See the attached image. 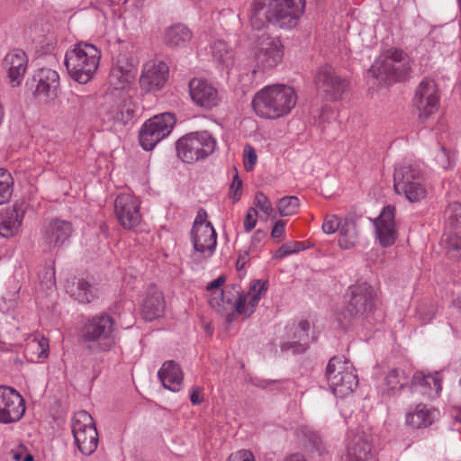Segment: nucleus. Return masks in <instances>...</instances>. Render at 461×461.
Returning a JSON list of instances; mask_svg holds the SVG:
<instances>
[{
  "label": "nucleus",
  "instance_id": "f257e3e1",
  "mask_svg": "<svg viewBox=\"0 0 461 461\" xmlns=\"http://www.w3.org/2000/svg\"><path fill=\"white\" fill-rule=\"evenodd\" d=\"M117 326L113 317L100 314L87 320L81 330V339L93 354L107 352L116 344Z\"/></svg>",
  "mask_w": 461,
  "mask_h": 461
},
{
  "label": "nucleus",
  "instance_id": "f03ea898",
  "mask_svg": "<svg viewBox=\"0 0 461 461\" xmlns=\"http://www.w3.org/2000/svg\"><path fill=\"white\" fill-rule=\"evenodd\" d=\"M101 58L100 50L90 43L79 42L67 51L65 66L70 77L80 84H86L96 71Z\"/></svg>",
  "mask_w": 461,
  "mask_h": 461
},
{
  "label": "nucleus",
  "instance_id": "7ed1b4c3",
  "mask_svg": "<svg viewBox=\"0 0 461 461\" xmlns=\"http://www.w3.org/2000/svg\"><path fill=\"white\" fill-rule=\"evenodd\" d=\"M297 102L294 87L275 84L261 89V117L278 119L293 110Z\"/></svg>",
  "mask_w": 461,
  "mask_h": 461
},
{
  "label": "nucleus",
  "instance_id": "20e7f679",
  "mask_svg": "<svg viewBox=\"0 0 461 461\" xmlns=\"http://www.w3.org/2000/svg\"><path fill=\"white\" fill-rule=\"evenodd\" d=\"M259 279H255L251 282L249 291L246 294L238 293V298L235 303L232 302L229 296L230 291L221 290L219 294H212L210 299V304L218 312L224 311V305L227 304L231 310L225 316V321L230 323L235 319V313L233 310L240 315L249 317L257 309L258 303L259 301Z\"/></svg>",
  "mask_w": 461,
  "mask_h": 461
},
{
  "label": "nucleus",
  "instance_id": "39448f33",
  "mask_svg": "<svg viewBox=\"0 0 461 461\" xmlns=\"http://www.w3.org/2000/svg\"><path fill=\"white\" fill-rule=\"evenodd\" d=\"M411 69L408 55L398 49L384 52L372 65L369 73L384 84L404 77Z\"/></svg>",
  "mask_w": 461,
  "mask_h": 461
},
{
  "label": "nucleus",
  "instance_id": "423d86ee",
  "mask_svg": "<svg viewBox=\"0 0 461 461\" xmlns=\"http://www.w3.org/2000/svg\"><path fill=\"white\" fill-rule=\"evenodd\" d=\"M329 386L337 397H346L358 385V378L352 363L344 357H333L326 367Z\"/></svg>",
  "mask_w": 461,
  "mask_h": 461
},
{
  "label": "nucleus",
  "instance_id": "0eeeda50",
  "mask_svg": "<svg viewBox=\"0 0 461 461\" xmlns=\"http://www.w3.org/2000/svg\"><path fill=\"white\" fill-rule=\"evenodd\" d=\"M393 187L398 194H403L411 203L420 202L427 196L420 170L414 166L402 165L395 168Z\"/></svg>",
  "mask_w": 461,
  "mask_h": 461
},
{
  "label": "nucleus",
  "instance_id": "6e6552de",
  "mask_svg": "<svg viewBox=\"0 0 461 461\" xmlns=\"http://www.w3.org/2000/svg\"><path fill=\"white\" fill-rule=\"evenodd\" d=\"M215 140L207 131L193 132L179 139L176 143L178 158L185 163H193L212 153Z\"/></svg>",
  "mask_w": 461,
  "mask_h": 461
},
{
  "label": "nucleus",
  "instance_id": "1a4fd4ad",
  "mask_svg": "<svg viewBox=\"0 0 461 461\" xmlns=\"http://www.w3.org/2000/svg\"><path fill=\"white\" fill-rule=\"evenodd\" d=\"M304 9L305 0H271L266 18L275 26L289 30L297 25Z\"/></svg>",
  "mask_w": 461,
  "mask_h": 461
},
{
  "label": "nucleus",
  "instance_id": "9d476101",
  "mask_svg": "<svg viewBox=\"0 0 461 461\" xmlns=\"http://www.w3.org/2000/svg\"><path fill=\"white\" fill-rule=\"evenodd\" d=\"M348 296V304L342 314L345 319H348V323L351 322L352 319L365 317L375 308L376 293L375 289L366 282L349 286Z\"/></svg>",
  "mask_w": 461,
  "mask_h": 461
},
{
  "label": "nucleus",
  "instance_id": "9b49d317",
  "mask_svg": "<svg viewBox=\"0 0 461 461\" xmlns=\"http://www.w3.org/2000/svg\"><path fill=\"white\" fill-rule=\"evenodd\" d=\"M72 433L79 451L90 456L97 448L98 433L92 416L81 411L76 413L72 421Z\"/></svg>",
  "mask_w": 461,
  "mask_h": 461
},
{
  "label": "nucleus",
  "instance_id": "f8f14e48",
  "mask_svg": "<svg viewBox=\"0 0 461 461\" xmlns=\"http://www.w3.org/2000/svg\"><path fill=\"white\" fill-rule=\"evenodd\" d=\"M176 123L172 113L155 115L141 127L139 134L140 143L145 150H151L157 143L168 136Z\"/></svg>",
  "mask_w": 461,
  "mask_h": 461
},
{
  "label": "nucleus",
  "instance_id": "ddd939ff",
  "mask_svg": "<svg viewBox=\"0 0 461 461\" xmlns=\"http://www.w3.org/2000/svg\"><path fill=\"white\" fill-rule=\"evenodd\" d=\"M25 412L22 395L10 386H0V422L8 424L18 421Z\"/></svg>",
  "mask_w": 461,
  "mask_h": 461
},
{
  "label": "nucleus",
  "instance_id": "4468645a",
  "mask_svg": "<svg viewBox=\"0 0 461 461\" xmlns=\"http://www.w3.org/2000/svg\"><path fill=\"white\" fill-rule=\"evenodd\" d=\"M413 104L420 119H427L438 111L439 95L435 81L425 79L420 83L415 91Z\"/></svg>",
  "mask_w": 461,
  "mask_h": 461
},
{
  "label": "nucleus",
  "instance_id": "2eb2a0df",
  "mask_svg": "<svg viewBox=\"0 0 461 461\" xmlns=\"http://www.w3.org/2000/svg\"><path fill=\"white\" fill-rule=\"evenodd\" d=\"M196 217L192 229V241L195 251L208 258L212 255L217 244V234L210 221Z\"/></svg>",
  "mask_w": 461,
  "mask_h": 461
},
{
  "label": "nucleus",
  "instance_id": "dca6fc26",
  "mask_svg": "<svg viewBox=\"0 0 461 461\" xmlns=\"http://www.w3.org/2000/svg\"><path fill=\"white\" fill-rule=\"evenodd\" d=\"M114 212L118 221L124 229H133L140 222V203L130 194H121L116 197Z\"/></svg>",
  "mask_w": 461,
  "mask_h": 461
},
{
  "label": "nucleus",
  "instance_id": "f3484780",
  "mask_svg": "<svg viewBox=\"0 0 461 461\" xmlns=\"http://www.w3.org/2000/svg\"><path fill=\"white\" fill-rule=\"evenodd\" d=\"M395 207L387 205L384 207L379 216L375 220L376 238L383 247L392 246L397 238L394 221Z\"/></svg>",
  "mask_w": 461,
  "mask_h": 461
},
{
  "label": "nucleus",
  "instance_id": "a211bd4d",
  "mask_svg": "<svg viewBox=\"0 0 461 461\" xmlns=\"http://www.w3.org/2000/svg\"><path fill=\"white\" fill-rule=\"evenodd\" d=\"M345 461H375L370 438L366 433L357 432L348 435Z\"/></svg>",
  "mask_w": 461,
  "mask_h": 461
},
{
  "label": "nucleus",
  "instance_id": "6ab92c4d",
  "mask_svg": "<svg viewBox=\"0 0 461 461\" xmlns=\"http://www.w3.org/2000/svg\"><path fill=\"white\" fill-rule=\"evenodd\" d=\"M189 93L193 102L204 109H212L220 102L217 89L203 79H192L189 82Z\"/></svg>",
  "mask_w": 461,
  "mask_h": 461
},
{
  "label": "nucleus",
  "instance_id": "aec40b11",
  "mask_svg": "<svg viewBox=\"0 0 461 461\" xmlns=\"http://www.w3.org/2000/svg\"><path fill=\"white\" fill-rule=\"evenodd\" d=\"M315 85L318 90L334 100L340 97L347 86L330 66L320 68L315 77Z\"/></svg>",
  "mask_w": 461,
  "mask_h": 461
},
{
  "label": "nucleus",
  "instance_id": "412c9836",
  "mask_svg": "<svg viewBox=\"0 0 461 461\" xmlns=\"http://www.w3.org/2000/svg\"><path fill=\"white\" fill-rule=\"evenodd\" d=\"M168 68L166 63L149 61L145 64L140 78L141 88L149 92L160 89L166 83Z\"/></svg>",
  "mask_w": 461,
  "mask_h": 461
},
{
  "label": "nucleus",
  "instance_id": "4be33fe9",
  "mask_svg": "<svg viewBox=\"0 0 461 461\" xmlns=\"http://www.w3.org/2000/svg\"><path fill=\"white\" fill-rule=\"evenodd\" d=\"M285 47L279 37L264 35L261 38V70L272 69L283 60Z\"/></svg>",
  "mask_w": 461,
  "mask_h": 461
},
{
  "label": "nucleus",
  "instance_id": "5701e85b",
  "mask_svg": "<svg viewBox=\"0 0 461 461\" xmlns=\"http://www.w3.org/2000/svg\"><path fill=\"white\" fill-rule=\"evenodd\" d=\"M37 86L34 94L44 98L45 101L53 100L57 97V91L59 86V76L57 71L49 68H40L34 75Z\"/></svg>",
  "mask_w": 461,
  "mask_h": 461
},
{
  "label": "nucleus",
  "instance_id": "b1692460",
  "mask_svg": "<svg viewBox=\"0 0 461 461\" xmlns=\"http://www.w3.org/2000/svg\"><path fill=\"white\" fill-rule=\"evenodd\" d=\"M25 209L23 203H15L0 213V235L4 238L14 236L20 230Z\"/></svg>",
  "mask_w": 461,
  "mask_h": 461
},
{
  "label": "nucleus",
  "instance_id": "393cba45",
  "mask_svg": "<svg viewBox=\"0 0 461 461\" xmlns=\"http://www.w3.org/2000/svg\"><path fill=\"white\" fill-rule=\"evenodd\" d=\"M165 308L163 294L156 287H150L142 303L141 314L143 319L148 321L158 319L163 315Z\"/></svg>",
  "mask_w": 461,
  "mask_h": 461
},
{
  "label": "nucleus",
  "instance_id": "a878e982",
  "mask_svg": "<svg viewBox=\"0 0 461 461\" xmlns=\"http://www.w3.org/2000/svg\"><path fill=\"white\" fill-rule=\"evenodd\" d=\"M158 376L166 389L177 392L183 381V372L174 360L166 361L158 372Z\"/></svg>",
  "mask_w": 461,
  "mask_h": 461
},
{
  "label": "nucleus",
  "instance_id": "bb28decb",
  "mask_svg": "<svg viewBox=\"0 0 461 461\" xmlns=\"http://www.w3.org/2000/svg\"><path fill=\"white\" fill-rule=\"evenodd\" d=\"M310 327V323L307 321H302L296 326L294 325L290 328L294 334L293 340L283 343L281 350L283 352L292 351L294 354L304 352L307 348Z\"/></svg>",
  "mask_w": 461,
  "mask_h": 461
},
{
  "label": "nucleus",
  "instance_id": "cd10ccee",
  "mask_svg": "<svg viewBox=\"0 0 461 461\" xmlns=\"http://www.w3.org/2000/svg\"><path fill=\"white\" fill-rule=\"evenodd\" d=\"M441 377L438 373L425 375L423 372H416L411 380L413 387H420V393L429 397H436L442 390Z\"/></svg>",
  "mask_w": 461,
  "mask_h": 461
},
{
  "label": "nucleus",
  "instance_id": "c85d7f7f",
  "mask_svg": "<svg viewBox=\"0 0 461 461\" xmlns=\"http://www.w3.org/2000/svg\"><path fill=\"white\" fill-rule=\"evenodd\" d=\"M72 233V225L69 221L59 219L52 220L46 231L45 238L50 245L60 246Z\"/></svg>",
  "mask_w": 461,
  "mask_h": 461
},
{
  "label": "nucleus",
  "instance_id": "c756f323",
  "mask_svg": "<svg viewBox=\"0 0 461 461\" xmlns=\"http://www.w3.org/2000/svg\"><path fill=\"white\" fill-rule=\"evenodd\" d=\"M438 416V411L436 409L419 404L413 411L406 414L405 421L414 429H420L431 425Z\"/></svg>",
  "mask_w": 461,
  "mask_h": 461
},
{
  "label": "nucleus",
  "instance_id": "7c9ffc66",
  "mask_svg": "<svg viewBox=\"0 0 461 461\" xmlns=\"http://www.w3.org/2000/svg\"><path fill=\"white\" fill-rule=\"evenodd\" d=\"M5 65L8 68V76L14 86L20 84L27 68V58L24 52L16 51L9 53L5 59Z\"/></svg>",
  "mask_w": 461,
  "mask_h": 461
},
{
  "label": "nucleus",
  "instance_id": "2f4dec72",
  "mask_svg": "<svg viewBox=\"0 0 461 461\" xmlns=\"http://www.w3.org/2000/svg\"><path fill=\"white\" fill-rule=\"evenodd\" d=\"M191 38V31L185 25L176 23L166 30L163 40L167 46L176 48L185 45Z\"/></svg>",
  "mask_w": 461,
  "mask_h": 461
},
{
  "label": "nucleus",
  "instance_id": "473e14b6",
  "mask_svg": "<svg viewBox=\"0 0 461 461\" xmlns=\"http://www.w3.org/2000/svg\"><path fill=\"white\" fill-rule=\"evenodd\" d=\"M49 354V340L44 337H35L24 348V356L31 362H38Z\"/></svg>",
  "mask_w": 461,
  "mask_h": 461
},
{
  "label": "nucleus",
  "instance_id": "72a5a7b5",
  "mask_svg": "<svg viewBox=\"0 0 461 461\" xmlns=\"http://www.w3.org/2000/svg\"><path fill=\"white\" fill-rule=\"evenodd\" d=\"M68 293L79 303H90L94 297V288L91 284L84 279H77L68 286Z\"/></svg>",
  "mask_w": 461,
  "mask_h": 461
},
{
  "label": "nucleus",
  "instance_id": "f704fd0d",
  "mask_svg": "<svg viewBox=\"0 0 461 461\" xmlns=\"http://www.w3.org/2000/svg\"><path fill=\"white\" fill-rule=\"evenodd\" d=\"M339 232L338 243L342 249H350L356 246L357 243V230L354 221L344 219V224Z\"/></svg>",
  "mask_w": 461,
  "mask_h": 461
},
{
  "label": "nucleus",
  "instance_id": "c9c22d12",
  "mask_svg": "<svg viewBox=\"0 0 461 461\" xmlns=\"http://www.w3.org/2000/svg\"><path fill=\"white\" fill-rule=\"evenodd\" d=\"M408 384V376L405 372L399 368H393L388 371L384 377V392L389 393L402 389Z\"/></svg>",
  "mask_w": 461,
  "mask_h": 461
},
{
  "label": "nucleus",
  "instance_id": "e433bc0d",
  "mask_svg": "<svg viewBox=\"0 0 461 461\" xmlns=\"http://www.w3.org/2000/svg\"><path fill=\"white\" fill-rule=\"evenodd\" d=\"M441 243L450 258H461V237L456 234H444L441 239Z\"/></svg>",
  "mask_w": 461,
  "mask_h": 461
},
{
  "label": "nucleus",
  "instance_id": "4c0bfd02",
  "mask_svg": "<svg viewBox=\"0 0 461 461\" xmlns=\"http://www.w3.org/2000/svg\"><path fill=\"white\" fill-rule=\"evenodd\" d=\"M14 192V179L11 174L0 168V205L8 202Z\"/></svg>",
  "mask_w": 461,
  "mask_h": 461
},
{
  "label": "nucleus",
  "instance_id": "58836bf2",
  "mask_svg": "<svg viewBox=\"0 0 461 461\" xmlns=\"http://www.w3.org/2000/svg\"><path fill=\"white\" fill-rule=\"evenodd\" d=\"M278 213L282 217L296 214L300 209V201L296 196H285L277 203Z\"/></svg>",
  "mask_w": 461,
  "mask_h": 461
},
{
  "label": "nucleus",
  "instance_id": "ea45409f",
  "mask_svg": "<svg viewBox=\"0 0 461 461\" xmlns=\"http://www.w3.org/2000/svg\"><path fill=\"white\" fill-rule=\"evenodd\" d=\"M446 223L455 230H461V203L454 202L445 211Z\"/></svg>",
  "mask_w": 461,
  "mask_h": 461
},
{
  "label": "nucleus",
  "instance_id": "a19ab883",
  "mask_svg": "<svg viewBox=\"0 0 461 461\" xmlns=\"http://www.w3.org/2000/svg\"><path fill=\"white\" fill-rule=\"evenodd\" d=\"M134 77V74H126V72L122 70L112 68L109 75V83L115 89H122L128 83L132 81Z\"/></svg>",
  "mask_w": 461,
  "mask_h": 461
},
{
  "label": "nucleus",
  "instance_id": "79ce46f5",
  "mask_svg": "<svg viewBox=\"0 0 461 461\" xmlns=\"http://www.w3.org/2000/svg\"><path fill=\"white\" fill-rule=\"evenodd\" d=\"M133 114L134 110L132 108L131 103L122 101L118 104L113 118L116 122L126 124L132 119Z\"/></svg>",
  "mask_w": 461,
  "mask_h": 461
},
{
  "label": "nucleus",
  "instance_id": "37998d69",
  "mask_svg": "<svg viewBox=\"0 0 461 461\" xmlns=\"http://www.w3.org/2000/svg\"><path fill=\"white\" fill-rule=\"evenodd\" d=\"M213 57L221 63L229 65L231 63L232 54L228 50L223 41H217L212 46Z\"/></svg>",
  "mask_w": 461,
  "mask_h": 461
},
{
  "label": "nucleus",
  "instance_id": "c03bdc74",
  "mask_svg": "<svg viewBox=\"0 0 461 461\" xmlns=\"http://www.w3.org/2000/svg\"><path fill=\"white\" fill-rule=\"evenodd\" d=\"M258 197H259V192H257L255 194V202H254L255 207H250L246 213L243 224H244V229L247 232H249L250 230H252L255 228V226L257 225L258 218V212L257 210V207H259Z\"/></svg>",
  "mask_w": 461,
  "mask_h": 461
},
{
  "label": "nucleus",
  "instance_id": "a18cd8bd",
  "mask_svg": "<svg viewBox=\"0 0 461 461\" xmlns=\"http://www.w3.org/2000/svg\"><path fill=\"white\" fill-rule=\"evenodd\" d=\"M344 224V219L339 218L335 214L327 215L322 223V230L326 234H333L339 231L341 226Z\"/></svg>",
  "mask_w": 461,
  "mask_h": 461
},
{
  "label": "nucleus",
  "instance_id": "49530a36",
  "mask_svg": "<svg viewBox=\"0 0 461 461\" xmlns=\"http://www.w3.org/2000/svg\"><path fill=\"white\" fill-rule=\"evenodd\" d=\"M114 68H118L129 74L135 75V65L132 58L129 53H121L117 57L115 64L113 66Z\"/></svg>",
  "mask_w": 461,
  "mask_h": 461
},
{
  "label": "nucleus",
  "instance_id": "de8ad7c7",
  "mask_svg": "<svg viewBox=\"0 0 461 461\" xmlns=\"http://www.w3.org/2000/svg\"><path fill=\"white\" fill-rule=\"evenodd\" d=\"M455 153L445 148H441L436 154L435 159L443 169H449L455 163Z\"/></svg>",
  "mask_w": 461,
  "mask_h": 461
},
{
  "label": "nucleus",
  "instance_id": "09e8293b",
  "mask_svg": "<svg viewBox=\"0 0 461 461\" xmlns=\"http://www.w3.org/2000/svg\"><path fill=\"white\" fill-rule=\"evenodd\" d=\"M234 176L232 183L230 186L229 196L233 199L234 202H237L240 199L241 192H242V181L240 179L238 175V170L236 167H233Z\"/></svg>",
  "mask_w": 461,
  "mask_h": 461
},
{
  "label": "nucleus",
  "instance_id": "8fccbe9b",
  "mask_svg": "<svg viewBox=\"0 0 461 461\" xmlns=\"http://www.w3.org/2000/svg\"><path fill=\"white\" fill-rule=\"evenodd\" d=\"M258 161V155L255 149L249 144L245 146L244 149V167L247 171L254 168Z\"/></svg>",
  "mask_w": 461,
  "mask_h": 461
},
{
  "label": "nucleus",
  "instance_id": "3c124183",
  "mask_svg": "<svg viewBox=\"0 0 461 461\" xmlns=\"http://www.w3.org/2000/svg\"><path fill=\"white\" fill-rule=\"evenodd\" d=\"M285 221L283 220H278L275 222L272 230H271V238L274 240L281 241L285 239Z\"/></svg>",
  "mask_w": 461,
  "mask_h": 461
},
{
  "label": "nucleus",
  "instance_id": "603ef678",
  "mask_svg": "<svg viewBox=\"0 0 461 461\" xmlns=\"http://www.w3.org/2000/svg\"><path fill=\"white\" fill-rule=\"evenodd\" d=\"M227 461H256V459L251 451L241 449L231 453Z\"/></svg>",
  "mask_w": 461,
  "mask_h": 461
},
{
  "label": "nucleus",
  "instance_id": "864d4df0",
  "mask_svg": "<svg viewBox=\"0 0 461 461\" xmlns=\"http://www.w3.org/2000/svg\"><path fill=\"white\" fill-rule=\"evenodd\" d=\"M259 11V3L257 0H254L249 15V23L252 27V30L255 32L259 31V17L258 13Z\"/></svg>",
  "mask_w": 461,
  "mask_h": 461
},
{
  "label": "nucleus",
  "instance_id": "5fc2aeb1",
  "mask_svg": "<svg viewBox=\"0 0 461 461\" xmlns=\"http://www.w3.org/2000/svg\"><path fill=\"white\" fill-rule=\"evenodd\" d=\"M416 315L422 323H426L433 319L434 312L431 309H428L426 305H420L416 311Z\"/></svg>",
  "mask_w": 461,
  "mask_h": 461
},
{
  "label": "nucleus",
  "instance_id": "6e6d98bb",
  "mask_svg": "<svg viewBox=\"0 0 461 461\" xmlns=\"http://www.w3.org/2000/svg\"><path fill=\"white\" fill-rule=\"evenodd\" d=\"M261 212L266 216L276 218V213L273 208L270 201L261 194Z\"/></svg>",
  "mask_w": 461,
  "mask_h": 461
},
{
  "label": "nucleus",
  "instance_id": "4d7b16f0",
  "mask_svg": "<svg viewBox=\"0 0 461 461\" xmlns=\"http://www.w3.org/2000/svg\"><path fill=\"white\" fill-rule=\"evenodd\" d=\"M286 249L288 250V253L290 255L298 253L300 251H303L306 249L303 242L301 241H289L285 243Z\"/></svg>",
  "mask_w": 461,
  "mask_h": 461
},
{
  "label": "nucleus",
  "instance_id": "13d9d810",
  "mask_svg": "<svg viewBox=\"0 0 461 461\" xmlns=\"http://www.w3.org/2000/svg\"><path fill=\"white\" fill-rule=\"evenodd\" d=\"M190 401L193 404L197 405L203 402V397L200 387H194L190 394Z\"/></svg>",
  "mask_w": 461,
  "mask_h": 461
},
{
  "label": "nucleus",
  "instance_id": "bf43d9fd",
  "mask_svg": "<svg viewBox=\"0 0 461 461\" xmlns=\"http://www.w3.org/2000/svg\"><path fill=\"white\" fill-rule=\"evenodd\" d=\"M249 260H250V257H249V251H245L243 254H240V256H239V258L237 259V263H236L237 269L239 271L243 269L244 267L246 266V264Z\"/></svg>",
  "mask_w": 461,
  "mask_h": 461
},
{
  "label": "nucleus",
  "instance_id": "052dcab7",
  "mask_svg": "<svg viewBox=\"0 0 461 461\" xmlns=\"http://www.w3.org/2000/svg\"><path fill=\"white\" fill-rule=\"evenodd\" d=\"M225 282L224 276H220L215 280L208 284L207 290L218 289L220 288Z\"/></svg>",
  "mask_w": 461,
  "mask_h": 461
},
{
  "label": "nucleus",
  "instance_id": "680f3d73",
  "mask_svg": "<svg viewBox=\"0 0 461 461\" xmlns=\"http://www.w3.org/2000/svg\"><path fill=\"white\" fill-rule=\"evenodd\" d=\"M290 254L288 253V250L286 249V247L285 244H283L277 250L275 251L273 255V258L275 259H282Z\"/></svg>",
  "mask_w": 461,
  "mask_h": 461
},
{
  "label": "nucleus",
  "instance_id": "e2e57ef3",
  "mask_svg": "<svg viewBox=\"0 0 461 461\" xmlns=\"http://www.w3.org/2000/svg\"><path fill=\"white\" fill-rule=\"evenodd\" d=\"M284 461H307L303 455L302 454H292L285 457Z\"/></svg>",
  "mask_w": 461,
  "mask_h": 461
},
{
  "label": "nucleus",
  "instance_id": "0e129e2a",
  "mask_svg": "<svg viewBox=\"0 0 461 461\" xmlns=\"http://www.w3.org/2000/svg\"><path fill=\"white\" fill-rule=\"evenodd\" d=\"M258 102H259V91L255 94L254 98L251 103V105L257 114H258Z\"/></svg>",
  "mask_w": 461,
  "mask_h": 461
},
{
  "label": "nucleus",
  "instance_id": "69168bd1",
  "mask_svg": "<svg viewBox=\"0 0 461 461\" xmlns=\"http://www.w3.org/2000/svg\"><path fill=\"white\" fill-rule=\"evenodd\" d=\"M72 100H73V102L80 103L81 100H82V97L79 96V95H75L72 96Z\"/></svg>",
  "mask_w": 461,
  "mask_h": 461
},
{
  "label": "nucleus",
  "instance_id": "338daca9",
  "mask_svg": "<svg viewBox=\"0 0 461 461\" xmlns=\"http://www.w3.org/2000/svg\"><path fill=\"white\" fill-rule=\"evenodd\" d=\"M23 461H34V458H33V456L32 455L28 454L23 458Z\"/></svg>",
  "mask_w": 461,
  "mask_h": 461
},
{
  "label": "nucleus",
  "instance_id": "774afa93",
  "mask_svg": "<svg viewBox=\"0 0 461 461\" xmlns=\"http://www.w3.org/2000/svg\"><path fill=\"white\" fill-rule=\"evenodd\" d=\"M266 289H267V282H262L261 281V287H260L261 293L263 291H265Z\"/></svg>",
  "mask_w": 461,
  "mask_h": 461
}]
</instances>
